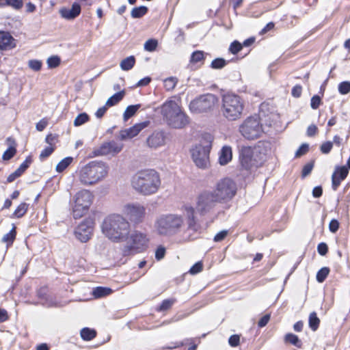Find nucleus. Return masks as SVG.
I'll return each mask as SVG.
<instances>
[{"mask_svg": "<svg viewBox=\"0 0 350 350\" xmlns=\"http://www.w3.org/2000/svg\"><path fill=\"white\" fill-rule=\"evenodd\" d=\"M219 204L228 203L235 196L237 191L236 183L230 178L219 180L212 191Z\"/></svg>", "mask_w": 350, "mask_h": 350, "instance_id": "obj_9", "label": "nucleus"}, {"mask_svg": "<svg viewBox=\"0 0 350 350\" xmlns=\"http://www.w3.org/2000/svg\"><path fill=\"white\" fill-rule=\"evenodd\" d=\"M217 102V97L215 94H206L193 100L189 104V109L195 113L211 112Z\"/></svg>", "mask_w": 350, "mask_h": 350, "instance_id": "obj_12", "label": "nucleus"}, {"mask_svg": "<svg viewBox=\"0 0 350 350\" xmlns=\"http://www.w3.org/2000/svg\"><path fill=\"white\" fill-rule=\"evenodd\" d=\"M81 336L84 340H91L96 337V332L94 329L84 327L81 330Z\"/></svg>", "mask_w": 350, "mask_h": 350, "instance_id": "obj_31", "label": "nucleus"}, {"mask_svg": "<svg viewBox=\"0 0 350 350\" xmlns=\"http://www.w3.org/2000/svg\"><path fill=\"white\" fill-rule=\"evenodd\" d=\"M317 251L321 256H325L328 251V247L326 243H321L317 246Z\"/></svg>", "mask_w": 350, "mask_h": 350, "instance_id": "obj_58", "label": "nucleus"}, {"mask_svg": "<svg viewBox=\"0 0 350 350\" xmlns=\"http://www.w3.org/2000/svg\"><path fill=\"white\" fill-rule=\"evenodd\" d=\"M175 299H165L161 304L158 310L164 311L170 309L172 306L175 303Z\"/></svg>", "mask_w": 350, "mask_h": 350, "instance_id": "obj_44", "label": "nucleus"}, {"mask_svg": "<svg viewBox=\"0 0 350 350\" xmlns=\"http://www.w3.org/2000/svg\"><path fill=\"white\" fill-rule=\"evenodd\" d=\"M47 126V121L44 119L41 120L36 124V129L39 131H43Z\"/></svg>", "mask_w": 350, "mask_h": 350, "instance_id": "obj_64", "label": "nucleus"}, {"mask_svg": "<svg viewBox=\"0 0 350 350\" xmlns=\"http://www.w3.org/2000/svg\"><path fill=\"white\" fill-rule=\"evenodd\" d=\"M166 137V134L163 131H154L148 136L146 143L149 148L157 149L165 146Z\"/></svg>", "mask_w": 350, "mask_h": 350, "instance_id": "obj_17", "label": "nucleus"}, {"mask_svg": "<svg viewBox=\"0 0 350 350\" xmlns=\"http://www.w3.org/2000/svg\"><path fill=\"white\" fill-rule=\"evenodd\" d=\"M122 211L123 215L134 225L142 223L146 215V207L137 202L125 204L122 206Z\"/></svg>", "mask_w": 350, "mask_h": 350, "instance_id": "obj_13", "label": "nucleus"}, {"mask_svg": "<svg viewBox=\"0 0 350 350\" xmlns=\"http://www.w3.org/2000/svg\"><path fill=\"white\" fill-rule=\"evenodd\" d=\"M245 108L244 100L238 94L227 92L221 98V113L228 121L239 120Z\"/></svg>", "mask_w": 350, "mask_h": 350, "instance_id": "obj_5", "label": "nucleus"}, {"mask_svg": "<svg viewBox=\"0 0 350 350\" xmlns=\"http://www.w3.org/2000/svg\"><path fill=\"white\" fill-rule=\"evenodd\" d=\"M321 98L318 95H314L310 100V106L313 109H317L321 104Z\"/></svg>", "mask_w": 350, "mask_h": 350, "instance_id": "obj_55", "label": "nucleus"}, {"mask_svg": "<svg viewBox=\"0 0 350 350\" xmlns=\"http://www.w3.org/2000/svg\"><path fill=\"white\" fill-rule=\"evenodd\" d=\"M93 230L94 222L90 219H86L82 221L75 229V237L81 242L85 243L91 238Z\"/></svg>", "mask_w": 350, "mask_h": 350, "instance_id": "obj_16", "label": "nucleus"}, {"mask_svg": "<svg viewBox=\"0 0 350 350\" xmlns=\"http://www.w3.org/2000/svg\"><path fill=\"white\" fill-rule=\"evenodd\" d=\"M72 161H73V158L71 157H68L63 159L56 165V171L57 172H63L71 164Z\"/></svg>", "mask_w": 350, "mask_h": 350, "instance_id": "obj_34", "label": "nucleus"}, {"mask_svg": "<svg viewBox=\"0 0 350 350\" xmlns=\"http://www.w3.org/2000/svg\"><path fill=\"white\" fill-rule=\"evenodd\" d=\"M123 148V144L115 141L105 142L101 146L94 150L95 156H115L118 154Z\"/></svg>", "mask_w": 350, "mask_h": 350, "instance_id": "obj_15", "label": "nucleus"}, {"mask_svg": "<svg viewBox=\"0 0 350 350\" xmlns=\"http://www.w3.org/2000/svg\"><path fill=\"white\" fill-rule=\"evenodd\" d=\"M217 203L219 201L213 191L204 190L196 198V208L191 205H185L182 210L187 220V230L198 232L200 229V224L198 223L196 213L204 216L211 213Z\"/></svg>", "mask_w": 350, "mask_h": 350, "instance_id": "obj_1", "label": "nucleus"}, {"mask_svg": "<svg viewBox=\"0 0 350 350\" xmlns=\"http://www.w3.org/2000/svg\"><path fill=\"white\" fill-rule=\"evenodd\" d=\"M125 92L124 90L120 91L116 94H114L113 96H111L110 98L107 99L106 101L105 105L109 107L114 106L115 105L118 104L124 96Z\"/></svg>", "mask_w": 350, "mask_h": 350, "instance_id": "obj_26", "label": "nucleus"}, {"mask_svg": "<svg viewBox=\"0 0 350 350\" xmlns=\"http://www.w3.org/2000/svg\"><path fill=\"white\" fill-rule=\"evenodd\" d=\"M232 157V148L230 146H225L221 150L219 162L221 165H226L228 162H230Z\"/></svg>", "mask_w": 350, "mask_h": 350, "instance_id": "obj_24", "label": "nucleus"}, {"mask_svg": "<svg viewBox=\"0 0 350 350\" xmlns=\"http://www.w3.org/2000/svg\"><path fill=\"white\" fill-rule=\"evenodd\" d=\"M329 273V269L328 267H325L321 268L317 273V280L319 282H323L327 277Z\"/></svg>", "mask_w": 350, "mask_h": 350, "instance_id": "obj_40", "label": "nucleus"}, {"mask_svg": "<svg viewBox=\"0 0 350 350\" xmlns=\"http://www.w3.org/2000/svg\"><path fill=\"white\" fill-rule=\"evenodd\" d=\"M228 234V231L227 230H221V231L219 232L218 233H217L215 234V236L214 237L213 240L215 242L221 241H223L226 237Z\"/></svg>", "mask_w": 350, "mask_h": 350, "instance_id": "obj_56", "label": "nucleus"}, {"mask_svg": "<svg viewBox=\"0 0 350 350\" xmlns=\"http://www.w3.org/2000/svg\"><path fill=\"white\" fill-rule=\"evenodd\" d=\"M125 241L126 243L122 249V254L124 256H129L145 250L149 239L146 233L134 230L129 234Z\"/></svg>", "mask_w": 350, "mask_h": 350, "instance_id": "obj_10", "label": "nucleus"}, {"mask_svg": "<svg viewBox=\"0 0 350 350\" xmlns=\"http://www.w3.org/2000/svg\"><path fill=\"white\" fill-rule=\"evenodd\" d=\"M29 208V204L25 202L21 203L15 211L14 212L12 217L20 218L23 217L27 212Z\"/></svg>", "mask_w": 350, "mask_h": 350, "instance_id": "obj_35", "label": "nucleus"}, {"mask_svg": "<svg viewBox=\"0 0 350 350\" xmlns=\"http://www.w3.org/2000/svg\"><path fill=\"white\" fill-rule=\"evenodd\" d=\"M339 228V222L336 219H332L329 224L330 232L335 233Z\"/></svg>", "mask_w": 350, "mask_h": 350, "instance_id": "obj_59", "label": "nucleus"}, {"mask_svg": "<svg viewBox=\"0 0 350 350\" xmlns=\"http://www.w3.org/2000/svg\"><path fill=\"white\" fill-rule=\"evenodd\" d=\"M203 269V265L202 262L199 261L195 263L189 269V272L192 274L195 275L197 274L202 271Z\"/></svg>", "mask_w": 350, "mask_h": 350, "instance_id": "obj_49", "label": "nucleus"}, {"mask_svg": "<svg viewBox=\"0 0 350 350\" xmlns=\"http://www.w3.org/2000/svg\"><path fill=\"white\" fill-rule=\"evenodd\" d=\"M10 6L18 10L23 6V0H0V7Z\"/></svg>", "mask_w": 350, "mask_h": 350, "instance_id": "obj_27", "label": "nucleus"}, {"mask_svg": "<svg viewBox=\"0 0 350 350\" xmlns=\"http://www.w3.org/2000/svg\"><path fill=\"white\" fill-rule=\"evenodd\" d=\"M94 200V196L88 190L83 189L77 192L75 196V204L72 207L73 217L79 219L88 211Z\"/></svg>", "mask_w": 350, "mask_h": 350, "instance_id": "obj_11", "label": "nucleus"}, {"mask_svg": "<svg viewBox=\"0 0 350 350\" xmlns=\"http://www.w3.org/2000/svg\"><path fill=\"white\" fill-rule=\"evenodd\" d=\"M313 166L314 165L312 163H309L305 165L302 170V176L305 177L310 174L313 168Z\"/></svg>", "mask_w": 350, "mask_h": 350, "instance_id": "obj_62", "label": "nucleus"}, {"mask_svg": "<svg viewBox=\"0 0 350 350\" xmlns=\"http://www.w3.org/2000/svg\"><path fill=\"white\" fill-rule=\"evenodd\" d=\"M148 126V122H144L139 124H136L134 126L124 129L122 130L120 132V138L122 140H125L127 139H131L135 136H137L139 133L143 130L144 128H146Z\"/></svg>", "mask_w": 350, "mask_h": 350, "instance_id": "obj_19", "label": "nucleus"}, {"mask_svg": "<svg viewBox=\"0 0 350 350\" xmlns=\"http://www.w3.org/2000/svg\"><path fill=\"white\" fill-rule=\"evenodd\" d=\"M241 134L247 139L253 140L258 138L263 130L259 119L256 117H248L239 126Z\"/></svg>", "mask_w": 350, "mask_h": 350, "instance_id": "obj_14", "label": "nucleus"}, {"mask_svg": "<svg viewBox=\"0 0 350 350\" xmlns=\"http://www.w3.org/2000/svg\"><path fill=\"white\" fill-rule=\"evenodd\" d=\"M309 150V146L307 144H303L295 152L296 157H300L305 154Z\"/></svg>", "mask_w": 350, "mask_h": 350, "instance_id": "obj_53", "label": "nucleus"}, {"mask_svg": "<svg viewBox=\"0 0 350 350\" xmlns=\"http://www.w3.org/2000/svg\"><path fill=\"white\" fill-rule=\"evenodd\" d=\"M301 92H302L301 86L299 85H296L295 86H294L293 88L291 94H292L293 96H294L295 98H299L301 94Z\"/></svg>", "mask_w": 350, "mask_h": 350, "instance_id": "obj_60", "label": "nucleus"}, {"mask_svg": "<svg viewBox=\"0 0 350 350\" xmlns=\"http://www.w3.org/2000/svg\"><path fill=\"white\" fill-rule=\"evenodd\" d=\"M158 46V41L155 39H149L144 43V50L148 52H153Z\"/></svg>", "mask_w": 350, "mask_h": 350, "instance_id": "obj_38", "label": "nucleus"}, {"mask_svg": "<svg viewBox=\"0 0 350 350\" xmlns=\"http://www.w3.org/2000/svg\"><path fill=\"white\" fill-rule=\"evenodd\" d=\"M333 147V143L332 142L327 141L323 143L320 147V150L323 154H328Z\"/></svg>", "mask_w": 350, "mask_h": 350, "instance_id": "obj_52", "label": "nucleus"}, {"mask_svg": "<svg viewBox=\"0 0 350 350\" xmlns=\"http://www.w3.org/2000/svg\"><path fill=\"white\" fill-rule=\"evenodd\" d=\"M165 254V248L163 246H159L157 247L155 252V258L157 260H161L163 259Z\"/></svg>", "mask_w": 350, "mask_h": 350, "instance_id": "obj_57", "label": "nucleus"}, {"mask_svg": "<svg viewBox=\"0 0 350 350\" xmlns=\"http://www.w3.org/2000/svg\"><path fill=\"white\" fill-rule=\"evenodd\" d=\"M16 152V150L15 147L10 146L8 149H7L4 152L2 158L5 161L10 160L15 155Z\"/></svg>", "mask_w": 350, "mask_h": 350, "instance_id": "obj_47", "label": "nucleus"}, {"mask_svg": "<svg viewBox=\"0 0 350 350\" xmlns=\"http://www.w3.org/2000/svg\"><path fill=\"white\" fill-rule=\"evenodd\" d=\"M81 13V6L78 3H74L70 9H62L61 16L66 19H74Z\"/></svg>", "mask_w": 350, "mask_h": 350, "instance_id": "obj_22", "label": "nucleus"}, {"mask_svg": "<svg viewBox=\"0 0 350 350\" xmlns=\"http://www.w3.org/2000/svg\"><path fill=\"white\" fill-rule=\"evenodd\" d=\"M102 233L113 243L126 241L131 232V224L122 215L112 214L106 217L101 223Z\"/></svg>", "mask_w": 350, "mask_h": 350, "instance_id": "obj_2", "label": "nucleus"}, {"mask_svg": "<svg viewBox=\"0 0 350 350\" xmlns=\"http://www.w3.org/2000/svg\"><path fill=\"white\" fill-rule=\"evenodd\" d=\"M348 169L345 166L340 167L336 169L332 176V189L336 191L348 174Z\"/></svg>", "mask_w": 350, "mask_h": 350, "instance_id": "obj_21", "label": "nucleus"}, {"mask_svg": "<svg viewBox=\"0 0 350 350\" xmlns=\"http://www.w3.org/2000/svg\"><path fill=\"white\" fill-rule=\"evenodd\" d=\"M32 160L31 157H27L26 159L20 165V166L15 170L19 175L22 174L29 167Z\"/></svg>", "mask_w": 350, "mask_h": 350, "instance_id": "obj_41", "label": "nucleus"}, {"mask_svg": "<svg viewBox=\"0 0 350 350\" xmlns=\"http://www.w3.org/2000/svg\"><path fill=\"white\" fill-rule=\"evenodd\" d=\"M284 340L286 342H288L290 344H292L293 345L297 347H301V342L299 339L298 336L293 334H286L284 337Z\"/></svg>", "mask_w": 350, "mask_h": 350, "instance_id": "obj_33", "label": "nucleus"}, {"mask_svg": "<svg viewBox=\"0 0 350 350\" xmlns=\"http://www.w3.org/2000/svg\"><path fill=\"white\" fill-rule=\"evenodd\" d=\"M60 58L57 55L49 57L46 60L47 66L49 68H54L60 64Z\"/></svg>", "mask_w": 350, "mask_h": 350, "instance_id": "obj_42", "label": "nucleus"}, {"mask_svg": "<svg viewBox=\"0 0 350 350\" xmlns=\"http://www.w3.org/2000/svg\"><path fill=\"white\" fill-rule=\"evenodd\" d=\"M161 185L159 174L152 169L138 171L132 177L131 185L139 194L145 196L156 193Z\"/></svg>", "mask_w": 350, "mask_h": 350, "instance_id": "obj_3", "label": "nucleus"}, {"mask_svg": "<svg viewBox=\"0 0 350 350\" xmlns=\"http://www.w3.org/2000/svg\"><path fill=\"white\" fill-rule=\"evenodd\" d=\"M204 59V52L201 51H194L191 56L190 62L197 63L201 62Z\"/></svg>", "mask_w": 350, "mask_h": 350, "instance_id": "obj_46", "label": "nucleus"}, {"mask_svg": "<svg viewBox=\"0 0 350 350\" xmlns=\"http://www.w3.org/2000/svg\"><path fill=\"white\" fill-rule=\"evenodd\" d=\"M16 40L8 31H0V50L8 51L16 46Z\"/></svg>", "mask_w": 350, "mask_h": 350, "instance_id": "obj_20", "label": "nucleus"}, {"mask_svg": "<svg viewBox=\"0 0 350 350\" xmlns=\"http://www.w3.org/2000/svg\"><path fill=\"white\" fill-rule=\"evenodd\" d=\"M89 120V116L86 113H81L79 114L74 120V125L79 126Z\"/></svg>", "mask_w": 350, "mask_h": 350, "instance_id": "obj_39", "label": "nucleus"}, {"mask_svg": "<svg viewBox=\"0 0 350 350\" xmlns=\"http://www.w3.org/2000/svg\"><path fill=\"white\" fill-rule=\"evenodd\" d=\"M38 297L40 299V304L45 307L56 306L57 303L51 297L46 295V290L45 288H41L38 291Z\"/></svg>", "mask_w": 350, "mask_h": 350, "instance_id": "obj_23", "label": "nucleus"}, {"mask_svg": "<svg viewBox=\"0 0 350 350\" xmlns=\"http://www.w3.org/2000/svg\"><path fill=\"white\" fill-rule=\"evenodd\" d=\"M177 83L178 79L176 77H170L163 80V85L167 91L173 90Z\"/></svg>", "mask_w": 350, "mask_h": 350, "instance_id": "obj_32", "label": "nucleus"}, {"mask_svg": "<svg viewBox=\"0 0 350 350\" xmlns=\"http://www.w3.org/2000/svg\"><path fill=\"white\" fill-rule=\"evenodd\" d=\"M42 62L38 59H31L28 62L29 67L34 71H39L42 68Z\"/></svg>", "mask_w": 350, "mask_h": 350, "instance_id": "obj_48", "label": "nucleus"}, {"mask_svg": "<svg viewBox=\"0 0 350 350\" xmlns=\"http://www.w3.org/2000/svg\"><path fill=\"white\" fill-rule=\"evenodd\" d=\"M161 114L167 124L174 129H182L189 123V118L175 100L165 102L161 106Z\"/></svg>", "mask_w": 350, "mask_h": 350, "instance_id": "obj_6", "label": "nucleus"}, {"mask_svg": "<svg viewBox=\"0 0 350 350\" xmlns=\"http://www.w3.org/2000/svg\"><path fill=\"white\" fill-rule=\"evenodd\" d=\"M141 107L140 104L134 105H129L126 108V110L124 111V113L123 114V118L125 121L129 120L130 118H131L133 116L135 115V113L137 112V111Z\"/></svg>", "mask_w": 350, "mask_h": 350, "instance_id": "obj_29", "label": "nucleus"}, {"mask_svg": "<svg viewBox=\"0 0 350 350\" xmlns=\"http://www.w3.org/2000/svg\"><path fill=\"white\" fill-rule=\"evenodd\" d=\"M16 237V227L13 226L12 230L7 234H5L3 238L2 241L7 243V246H10L12 244Z\"/></svg>", "mask_w": 350, "mask_h": 350, "instance_id": "obj_36", "label": "nucleus"}, {"mask_svg": "<svg viewBox=\"0 0 350 350\" xmlns=\"http://www.w3.org/2000/svg\"><path fill=\"white\" fill-rule=\"evenodd\" d=\"M240 336L237 334L232 335L228 340L229 345L232 347H236L239 345Z\"/></svg>", "mask_w": 350, "mask_h": 350, "instance_id": "obj_54", "label": "nucleus"}, {"mask_svg": "<svg viewBox=\"0 0 350 350\" xmlns=\"http://www.w3.org/2000/svg\"><path fill=\"white\" fill-rule=\"evenodd\" d=\"M112 289L108 287L98 286L93 289L92 295L94 298H101L111 294Z\"/></svg>", "mask_w": 350, "mask_h": 350, "instance_id": "obj_25", "label": "nucleus"}, {"mask_svg": "<svg viewBox=\"0 0 350 350\" xmlns=\"http://www.w3.org/2000/svg\"><path fill=\"white\" fill-rule=\"evenodd\" d=\"M320 323V320L317 317V313L315 312H312L310 314L309 316V327L312 330L316 331Z\"/></svg>", "mask_w": 350, "mask_h": 350, "instance_id": "obj_37", "label": "nucleus"}, {"mask_svg": "<svg viewBox=\"0 0 350 350\" xmlns=\"http://www.w3.org/2000/svg\"><path fill=\"white\" fill-rule=\"evenodd\" d=\"M107 174V167L103 162L92 161L79 171V180L86 185H92L101 180Z\"/></svg>", "mask_w": 350, "mask_h": 350, "instance_id": "obj_7", "label": "nucleus"}, {"mask_svg": "<svg viewBox=\"0 0 350 350\" xmlns=\"http://www.w3.org/2000/svg\"><path fill=\"white\" fill-rule=\"evenodd\" d=\"M254 154L253 149L250 146H243L240 150L239 158L243 167L250 169L254 164L252 157Z\"/></svg>", "mask_w": 350, "mask_h": 350, "instance_id": "obj_18", "label": "nucleus"}, {"mask_svg": "<svg viewBox=\"0 0 350 350\" xmlns=\"http://www.w3.org/2000/svg\"><path fill=\"white\" fill-rule=\"evenodd\" d=\"M148 8L144 5L134 8L131 12V17L133 18H139L148 12Z\"/></svg>", "mask_w": 350, "mask_h": 350, "instance_id": "obj_30", "label": "nucleus"}, {"mask_svg": "<svg viewBox=\"0 0 350 350\" xmlns=\"http://www.w3.org/2000/svg\"><path fill=\"white\" fill-rule=\"evenodd\" d=\"M242 48H243V45L241 44L240 42H239L238 41H234L233 42L231 43L230 48H229V51L232 54H237L238 52H239L242 49Z\"/></svg>", "mask_w": 350, "mask_h": 350, "instance_id": "obj_50", "label": "nucleus"}, {"mask_svg": "<svg viewBox=\"0 0 350 350\" xmlns=\"http://www.w3.org/2000/svg\"><path fill=\"white\" fill-rule=\"evenodd\" d=\"M185 215L175 213L163 214L157 217L154 229L161 236H173L180 232L185 226Z\"/></svg>", "mask_w": 350, "mask_h": 350, "instance_id": "obj_4", "label": "nucleus"}, {"mask_svg": "<svg viewBox=\"0 0 350 350\" xmlns=\"http://www.w3.org/2000/svg\"><path fill=\"white\" fill-rule=\"evenodd\" d=\"M150 81H151V78L149 77H146L142 79L141 80H139L137 82L136 85L137 87L146 86V85H148Z\"/></svg>", "mask_w": 350, "mask_h": 350, "instance_id": "obj_63", "label": "nucleus"}, {"mask_svg": "<svg viewBox=\"0 0 350 350\" xmlns=\"http://www.w3.org/2000/svg\"><path fill=\"white\" fill-rule=\"evenodd\" d=\"M338 92L341 94H347L350 92V81H343L339 83Z\"/></svg>", "mask_w": 350, "mask_h": 350, "instance_id": "obj_45", "label": "nucleus"}, {"mask_svg": "<svg viewBox=\"0 0 350 350\" xmlns=\"http://www.w3.org/2000/svg\"><path fill=\"white\" fill-rule=\"evenodd\" d=\"M270 320V314H267L264 315L258 321V325L259 327H265Z\"/></svg>", "mask_w": 350, "mask_h": 350, "instance_id": "obj_61", "label": "nucleus"}, {"mask_svg": "<svg viewBox=\"0 0 350 350\" xmlns=\"http://www.w3.org/2000/svg\"><path fill=\"white\" fill-rule=\"evenodd\" d=\"M54 151V148L53 146H47L44 150H42V152L40 154V159L41 160H43L48 157H49L53 152Z\"/></svg>", "mask_w": 350, "mask_h": 350, "instance_id": "obj_51", "label": "nucleus"}, {"mask_svg": "<svg viewBox=\"0 0 350 350\" xmlns=\"http://www.w3.org/2000/svg\"><path fill=\"white\" fill-rule=\"evenodd\" d=\"M227 62L223 58H216L212 61L211 67L213 69H220L224 68Z\"/></svg>", "mask_w": 350, "mask_h": 350, "instance_id": "obj_43", "label": "nucleus"}, {"mask_svg": "<svg viewBox=\"0 0 350 350\" xmlns=\"http://www.w3.org/2000/svg\"><path fill=\"white\" fill-rule=\"evenodd\" d=\"M135 59L134 56H129L125 59H124L120 62V68L123 70H131L135 65Z\"/></svg>", "mask_w": 350, "mask_h": 350, "instance_id": "obj_28", "label": "nucleus"}, {"mask_svg": "<svg viewBox=\"0 0 350 350\" xmlns=\"http://www.w3.org/2000/svg\"><path fill=\"white\" fill-rule=\"evenodd\" d=\"M213 137L210 134L203 135L200 143L191 150V157L195 164L200 168L204 169L209 163V152L212 147Z\"/></svg>", "mask_w": 350, "mask_h": 350, "instance_id": "obj_8", "label": "nucleus"}]
</instances>
